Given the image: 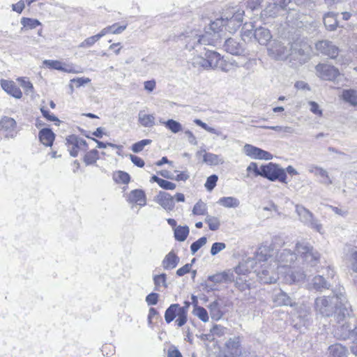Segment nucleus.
Wrapping results in <instances>:
<instances>
[{
    "label": "nucleus",
    "mask_w": 357,
    "mask_h": 357,
    "mask_svg": "<svg viewBox=\"0 0 357 357\" xmlns=\"http://www.w3.org/2000/svg\"><path fill=\"white\" fill-rule=\"evenodd\" d=\"M342 98L350 105L357 107V91L355 89H344L342 93Z\"/></svg>",
    "instance_id": "2f4dec72"
},
{
    "label": "nucleus",
    "mask_w": 357,
    "mask_h": 357,
    "mask_svg": "<svg viewBox=\"0 0 357 357\" xmlns=\"http://www.w3.org/2000/svg\"><path fill=\"white\" fill-rule=\"evenodd\" d=\"M329 284L321 275L315 276L312 283L310 284V288L317 291H323L324 289H329Z\"/></svg>",
    "instance_id": "473e14b6"
},
{
    "label": "nucleus",
    "mask_w": 357,
    "mask_h": 357,
    "mask_svg": "<svg viewBox=\"0 0 357 357\" xmlns=\"http://www.w3.org/2000/svg\"><path fill=\"white\" fill-rule=\"evenodd\" d=\"M273 301L278 306L294 305L291 298L282 290L273 296Z\"/></svg>",
    "instance_id": "c756f323"
},
{
    "label": "nucleus",
    "mask_w": 357,
    "mask_h": 357,
    "mask_svg": "<svg viewBox=\"0 0 357 357\" xmlns=\"http://www.w3.org/2000/svg\"><path fill=\"white\" fill-rule=\"evenodd\" d=\"M205 222L208 224L209 229L212 231L218 230L220 225L218 218L211 215L206 216Z\"/></svg>",
    "instance_id": "de8ad7c7"
},
{
    "label": "nucleus",
    "mask_w": 357,
    "mask_h": 357,
    "mask_svg": "<svg viewBox=\"0 0 357 357\" xmlns=\"http://www.w3.org/2000/svg\"><path fill=\"white\" fill-rule=\"evenodd\" d=\"M241 337L229 338L225 343L227 357H238L242 354Z\"/></svg>",
    "instance_id": "ddd939ff"
},
{
    "label": "nucleus",
    "mask_w": 357,
    "mask_h": 357,
    "mask_svg": "<svg viewBox=\"0 0 357 357\" xmlns=\"http://www.w3.org/2000/svg\"><path fill=\"white\" fill-rule=\"evenodd\" d=\"M235 285L241 291H243L248 289H250V284L248 283L247 280L243 278L241 276L236 278L235 276Z\"/></svg>",
    "instance_id": "864d4df0"
},
{
    "label": "nucleus",
    "mask_w": 357,
    "mask_h": 357,
    "mask_svg": "<svg viewBox=\"0 0 357 357\" xmlns=\"http://www.w3.org/2000/svg\"><path fill=\"white\" fill-rule=\"evenodd\" d=\"M191 64L193 68L197 70H208V65L205 56L200 55L195 56L191 61Z\"/></svg>",
    "instance_id": "f704fd0d"
},
{
    "label": "nucleus",
    "mask_w": 357,
    "mask_h": 357,
    "mask_svg": "<svg viewBox=\"0 0 357 357\" xmlns=\"http://www.w3.org/2000/svg\"><path fill=\"white\" fill-rule=\"evenodd\" d=\"M227 332V328L220 326V325H215L211 329V333L213 335H216L218 337H221L224 335Z\"/></svg>",
    "instance_id": "bf43d9fd"
},
{
    "label": "nucleus",
    "mask_w": 357,
    "mask_h": 357,
    "mask_svg": "<svg viewBox=\"0 0 357 357\" xmlns=\"http://www.w3.org/2000/svg\"><path fill=\"white\" fill-rule=\"evenodd\" d=\"M218 203L226 208H237L240 205L239 200L234 197H221Z\"/></svg>",
    "instance_id": "4c0bfd02"
},
{
    "label": "nucleus",
    "mask_w": 357,
    "mask_h": 357,
    "mask_svg": "<svg viewBox=\"0 0 357 357\" xmlns=\"http://www.w3.org/2000/svg\"><path fill=\"white\" fill-rule=\"evenodd\" d=\"M316 49L331 59L335 58L338 54V48L328 40H321L317 43Z\"/></svg>",
    "instance_id": "a211bd4d"
},
{
    "label": "nucleus",
    "mask_w": 357,
    "mask_h": 357,
    "mask_svg": "<svg viewBox=\"0 0 357 357\" xmlns=\"http://www.w3.org/2000/svg\"><path fill=\"white\" fill-rule=\"evenodd\" d=\"M340 318V321L337 320V326L335 329V335L337 338L344 340L355 337L357 334V328H354V325L349 321L350 311L349 310V315H346L345 318H343L342 313Z\"/></svg>",
    "instance_id": "1a4fd4ad"
},
{
    "label": "nucleus",
    "mask_w": 357,
    "mask_h": 357,
    "mask_svg": "<svg viewBox=\"0 0 357 357\" xmlns=\"http://www.w3.org/2000/svg\"><path fill=\"white\" fill-rule=\"evenodd\" d=\"M291 46L289 43L284 44L279 40H273L268 47V55L275 60H285L291 54Z\"/></svg>",
    "instance_id": "9d476101"
},
{
    "label": "nucleus",
    "mask_w": 357,
    "mask_h": 357,
    "mask_svg": "<svg viewBox=\"0 0 357 357\" xmlns=\"http://www.w3.org/2000/svg\"><path fill=\"white\" fill-rule=\"evenodd\" d=\"M218 177L215 174H213L208 177L206 182L205 183V187L208 191H211L216 185Z\"/></svg>",
    "instance_id": "4d7b16f0"
},
{
    "label": "nucleus",
    "mask_w": 357,
    "mask_h": 357,
    "mask_svg": "<svg viewBox=\"0 0 357 357\" xmlns=\"http://www.w3.org/2000/svg\"><path fill=\"white\" fill-rule=\"evenodd\" d=\"M153 282L156 291H160L161 287L166 288L167 287L166 283V274L165 273L154 275Z\"/></svg>",
    "instance_id": "37998d69"
},
{
    "label": "nucleus",
    "mask_w": 357,
    "mask_h": 357,
    "mask_svg": "<svg viewBox=\"0 0 357 357\" xmlns=\"http://www.w3.org/2000/svg\"><path fill=\"white\" fill-rule=\"evenodd\" d=\"M210 314L213 319L219 320L222 317L218 301L212 302L209 305Z\"/></svg>",
    "instance_id": "a19ab883"
},
{
    "label": "nucleus",
    "mask_w": 357,
    "mask_h": 357,
    "mask_svg": "<svg viewBox=\"0 0 357 357\" xmlns=\"http://www.w3.org/2000/svg\"><path fill=\"white\" fill-rule=\"evenodd\" d=\"M207 242L206 237L204 236L199 238L195 242L192 243L190 246L191 253L194 255L197 252L203 245H204Z\"/></svg>",
    "instance_id": "3c124183"
},
{
    "label": "nucleus",
    "mask_w": 357,
    "mask_h": 357,
    "mask_svg": "<svg viewBox=\"0 0 357 357\" xmlns=\"http://www.w3.org/2000/svg\"><path fill=\"white\" fill-rule=\"evenodd\" d=\"M226 245L224 243H214L211 248V254L213 256L216 255L218 253L225 249Z\"/></svg>",
    "instance_id": "052dcab7"
},
{
    "label": "nucleus",
    "mask_w": 357,
    "mask_h": 357,
    "mask_svg": "<svg viewBox=\"0 0 357 357\" xmlns=\"http://www.w3.org/2000/svg\"><path fill=\"white\" fill-rule=\"evenodd\" d=\"M99 40L98 39V37H96V35L89 36L86 38H85L82 42H81L78 46L77 48L79 49H88L91 47H93L96 42H98Z\"/></svg>",
    "instance_id": "c03bdc74"
},
{
    "label": "nucleus",
    "mask_w": 357,
    "mask_h": 357,
    "mask_svg": "<svg viewBox=\"0 0 357 357\" xmlns=\"http://www.w3.org/2000/svg\"><path fill=\"white\" fill-rule=\"evenodd\" d=\"M296 259V254L294 253L291 250L283 249L277 252L275 259L273 257V262L275 264L280 275H283L289 272L293 268L292 266Z\"/></svg>",
    "instance_id": "39448f33"
},
{
    "label": "nucleus",
    "mask_w": 357,
    "mask_h": 357,
    "mask_svg": "<svg viewBox=\"0 0 357 357\" xmlns=\"http://www.w3.org/2000/svg\"><path fill=\"white\" fill-rule=\"evenodd\" d=\"M99 158V153L96 149L87 152L84 157V162L86 165L95 164Z\"/></svg>",
    "instance_id": "79ce46f5"
},
{
    "label": "nucleus",
    "mask_w": 357,
    "mask_h": 357,
    "mask_svg": "<svg viewBox=\"0 0 357 357\" xmlns=\"http://www.w3.org/2000/svg\"><path fill=\"white\" fill-rule=\"evenodd\" d=\"M224 49L226 52L233 55H241L244 52V44L241 43L234 38H228L224 43Z\"/></svg>",
    "instance_id": "6ab92c4d"
},
{
    "label": "nucleus",
    "mask_w": 357,
    "mask_h": 357,
    "mask_svg": "<svg viewBox=\"0 0 357 357\" xmlns=\"http://www.w3.org/2000/svg\"><path fill=\"white\" fill-rule=\"evenodd\" d=\"M159 295L156 293H151L146 297V302L149 305H156L158 301Z\"/></svg>",
    "instance_id": "0e129e2a"
},
{
    "label": "nucleus",
    "mask_w": 357,
    "mask_h": 357,
    "mask_svg": "<svg viewBox=\"0 0 357 357\" xmlns=\"http://www.w3.org/2000/svg\"><path fill=\"white\" fill-rule=\"evenodd\" d=\"M38 137L43 144L46 146H51L54 140L55 135L50 128H43L40 130Z\"/></svg>",
    "instance_id": "c85d7f7f"
},
{
    "label": "nucleus",
    "mask_w": 357,
    "mask_h": 357,
    "mask_svg": "<svg viewBox=\"0 0 357 357\" xmlns=\"http://www.w3.org/2000/svg\"><path fill=\"white\" fill-rule=\"evenodd\" d=\"M114 179L117 183L127 184L129 183L130 177L128 173L123 171H118L114 174Z\"/></svg>",
    "instance_id": "49530a36"
},
{
    "label": "nucleus",
    "mask_w": 357,
    "mask_h": 357,
    "mask_svg": "<svg viewBox=\"0 0 357 357\" xmlns=\"http://www.w3.org/2000/svg\"><path fill=\"white\" fill-rule=\"evenodd\" d=\"M287 282H298L304 280L305 274L301 271H293L292 268L289 272L282 275Z\"/></svg>",
    "instance_id": "7c9ffc66"
},
{
    "label": "nucleus",
    "mask_w": 357,
    "mask_h": 357,
    "mask_svg": "<svg viewBox=\"0 0 357 357\" xmlns=\"http://www.w3.org/2000/svg\"><path fill=\"white\" fill-rule=\"evenodd\" d=\"M260 176L271 181H279L285 184L288 183L284 169L282 168L279 165L273 162L261 166Z\"/></svg>",
    "instance_id": "0eeeda50"
},
{
    "label": "nucleus",
    "mask_w": 357,
    "mask_h": 357,
    "mask_svg": "<svg viewBox=\"0 0 357 357\" xmlns=\"http://www.w3.org/2000/svg\"><path fill=\"white\" fill-rule=\"evenodd\" d=\"M21 24L30 29H35L36 26H40L41 23L36 19L29 17H22L21 19Z\"/></svg>",
    "instance_id": "09e8293b"
},
{
    "label": "nucleus",
    "mask_w": 357,
    "mask_h": 357,
    "mask_svg": "<svg viewBox=\"0 0 357 357\" xmlns=\"http://www.w3.org/2000/svg\"><path fill=\"white\" fill-rule=\"evenodd\" d=\"M117 26V23H115L111 26H108L102 29L98 33L96 34L98 39L100 40L102 37L105 36L107 33H111L112 29L115 28Z\"/></svg>",
    "instance_id": "338daca9"
},
{
    "label": "nucleus",
    "mask_w": 357,
    "mask_h": 357,
    "mask_svg": "<svg viewBox=\"0 0 357 357\" xmlns=\"http://www.w3.org/2000/svg\"><path fill=\"white\" fill-rule=\"evenodd\" d=\"M243 152L252 159L269 160L273 158L271 153L249 144L243 146Z\"/></svg>",
    "instance_id": "f8f14e48"
},
{
    "label": "nucleus",
    "mask_w": 357,
    "mask_h": 357,
    "mask_svg": "<svg viewBox=\"0 0 357 357\" xmlns=\"http://www.w3.org/2000/svg\"><path fill=\"white\" fill-rule=\"evenodd\" d=\"M159 186L165 190H174L176 184L165 179H161Z\"/></svg>",
    "instance_id": "774afa93"
},
{
    "label": "nucleus",
    "mask_w": 357,
    "mask_h": 357,
    "mask_svg": "<svg viewBox=\"0 0 357 357\" xmlns=\"http://www.w3.org/2000/svg\"><path fill=\"white\" fill-rule=\"evenodd\" d=\"M296 212L299 217V220L305 225L315 230L321 234H323L324 231L322 225L320 222L315 218L313 213L302 205L297 204L296 206Z\"/></svg>",
    "instance_id": "6e6552de"
},
{
    "label": "nucleus",
    "mask_w": 357,
    "mask_h": 357,
    "mask_svg": "<svg viewBox=\"0 0 357 357\" xmlns=\"http://www.w3.org/2000/svg\"><path fill=\"white\" fill-rule=\"evenodd\" d=\"M244 13L240 8H233L220 18L205 26L203 32L199 29L188 27L178 36V38L183 40V38L185 40V48L188 50L195 49L197 45L216 46L221 43L225 26L227 27L229 32H234L241 26Z\"/></svg>",
    "instance_id": "f257e3e1"
},
{
    "label": "nucleus",
    "mask_w": 357,
    "mask_h": 357,
    "mask_svg": "<svg viewBox=\"0 0 357 357\" xmlns=\"http://www.w3.org/2000/svg\"><path fill=\"white\" fill-rule=\"evenodd\" d=\"M308 171L319 179L320 183L324 185H330L333 184V180L329 176V173L323 167L312 165L309 166Z\"/></svg>",
    "instance_id": "dca6fc26"
},
{
    "label": "nucleus",
    "mask_w": 357,
    "mask_h": 357,
    "mask_svg": "<svg viewBox=\"0 0 357 357\" xmlns=\"http://www.w3.org/2000/svg\"><path fill=\"white\" fill-rule=\"evenodd\" d=\"M195 315L204 322L208 321V315L206 309L202 307H197L195 310Z\"/></svg>",
    "instance_id": "6e6d98bb"
},
{
    "label": "nucleus",
    "mask_w": 357,
    "mask_h": 357,
    "mask_svg": "<svg viewBox=\"0 0 357 357\" xmlns=\"http://www.w3.org/2000/svg\"><path fill=\"white\" fill-rule=\"evenodd\" d=\"M151 142L152 141L151 139H142L138 142L133 144L132 145L131 150L134 153H139L144 149V148L146 146L149 145Z\"/></svg>",
    "instance_id": "8fccbe9b"
},
{
    "label": "nucleus",
    "mask_w": 357,
    "mask_h": 357,
    "mask_svg": "<svg viewBox=\"0 0 357 357\" xmlns=\"http://www.w3.org/2000/svg\"><path fill=\"white\" fill-rule=\"evenodd\" d=\"M324 23L327 29L334 31L337 26L336 16L333 13H328L324 17Z\"/></svg>",
    "instance_id": "58836bf2"
},
{
    "label": "nucleus",
    "mask_w": 357,
    "mask_h": 357,
    "mask_svg": "<svg viewBox=\"0 0 357 357\" xmlns=\"http://www.w3.org/2000/svg\"><path fill=\"white\" fill-rule=\"evenodd\" d=\"M0 127L6 132V137L14 138L17 135V123L11 117L3 116L0 120Z\"/></svg>",
    "instance_id": "f3484780"
},
{
    "label": "nucleus",
    "mask_w": 357,
    "mask_h": 357,
    "mask_svg": "<svg viewBox=\"0 0 357 357\" xmlns=\"http://www.w3.org/2000/svg\"><path fill=\"white\" fill-rule=\"evenodd\" d=\"M189 234V228L187 226H178L174 229V237L178 241H184Z\"/></svg>",
    "instance_id": "ea45409f"
},
{
    "label": "nucleus",
    "mask_w": 357,
    "mask_h": 357,
    "mask_svg": "<svg viewBox=\"0 0 357 357\" xmlns=\"http://www.w3.org/2000/svg\"><path fill=\"white\" fill-rule=\"evenodd\" d=\"M91 79L88 77H78L70 79V83H75L76 87H80L89 84Z\"/></svg>",
    "instance_id": "e2e57ef3"
},
{
    "label": "nucleus",
    "mask_w": 357,
    "mask_h": 357,
    "mask_svg": "<svg viewBox=\"0 0 357 357\" xmlns=\"http://www.w3.org/2000/svg\"><path fill=\"white\" fill-rule=\"evenodd\" d=\"M155 201L167 211H172L174 207V198L167 192H160L155 198Z\"/></svg>",
    "instance_id": "5701e85b"
},
{
    "label": "nucleus",
    "mask_w": 357,
    "mask_h": 357,
    "mask_svg": "<svg viewBox=\"0 0 357 357\" xmlns=\"http://www.w3.org/2000/svg\"><path fill=\"white\" fill-rule=\"evenodd\" d=\"M61 62L57 60H45L43 65L47 68L59 70L61 69Z\"/></svg>",
    "instance_id": "13d9d810"
},
{
    "label": "nucleus",
    "mask_w": 357,
    "mask_h": 357,
    "mask_svg": "<svg viewBox=\"0 0 357 357\" xmlns=\"http://www.w3.org/2000/svg\"><path fill=\"white\" fill-rule=\"evenodd\" d=\"M191 268H192V264H186L183 266H182L181 268H178L176 271V275L179 277H181V276L188 273L189 272H190Z\"/></svg>",
    "instance_id": "69168bd1"
},
{
    "label": "nucleus",
    "mask_w": 357,
    "mask_h": 357,
    "mask_svg": "<svg viewBox=\"0 0 357 357\" xmlns=\"http://www.w3.org/2000/svg\"><path fill=\"white\" fill-rule=\"evenodd\" d=\"M303 15L295 8H290L287 13L286 23L289 26L299 27L303 24Z\"/></svg>",
    "instance_id": "412c9836"
},
{
    "label": "nucleus",
    "mask_w": 357,
    "mask_h": 357,
    "mask_svg": "<svg viewBox=\"0 0 357 357\" xmlns=\"http://www.w3.org/2000/svg\"><path fill=\"white\" fill-rule=\"evenodd\" d=\"M344 301V297L342 294L320 296L315 299L314 309L317 313L324 317H330L334 312L336 320L340 321L342 313L343 318L349 315V308L343 304Z\"/></svg>",
    "instance_id": "7ed1b4c3"
},
{
    "label": "nucleus",
    "mask_w": 357,
    "mask_h": 357,
    "mask_svg": "<svg viewBox=\"0 0 357 357\" xmlns=\"http://www.w3.org/2000/svg\"><path fill=\"white\" fill-rule=\"evenodd\" d=\"M274 250L270 245H263L259 248L255 256L241 263L235 268L236 275H245L250 271L256 273L261 282L271 284L275 282L280 273L273 262Z\"/></svg>",
    "instance_id": "f03ea898"
},
{
    "label": "nucleus",
    "mask_w": 357,
    "mask_h": 357,
    "mask_svg": "<svg viewBox=\"0 0 357 357\" xmlns=\"http://www.w3.org/2000/svg\"><path fill=\"white\" fill-rule=\"evenodd\" d=\"M206 211V205L202 201L198 202L193 207L192 213L195 215H204Z\"/></svg>",
    "instance_id": "5fc2aeb1"
},
{
    "label": "nucleus",
    "mask_w": 357,
    "mask_h": 357,
    "mask_svg": "<svg viewBox=\"0 0 357 357\" xmlns=\"http://www.w3.org/2000/svg\"><path fill=\"white\" fill-rule=\"evenodd\" d=\"M284 9L278 2L270 3L262 10L261 17L264 19L267 17H275L278 15L282 14Z\"/></svg>",
    "instance_id": "4be33fe9"
},
{
    "label": "nucleus",
    "mask_w": 357,
    "mask_h": 357,
    "mask_svg": "<svg viewBox=\"0 0 357 357\" xmlns=\"http://www.w3.org/2000/svg\"><path fill=\"white\" fill-rule=\"evenodd\" d=\"M165 127L172 131L173 133H178L182 130L181 124L173 119H169L165 123Z\"/></svg>",
    "instance_id": "a18cd8bd"
},
{
    "label": "nucleus",
    "mask_w": 357,
    "mask_h": 357,
    "mask_svg": "<svg viewBox=\"0 0 357 357\" xmlns=\"http://www.w3.org/2000/svg\"><path fill=\"white\" fill-rule=\"evenodd\" d=\"M66 144H68L70 154L73 157L77 156L79 150H86L88 147L84 139L74 135H70L66 138Z\"/></svg>",
    "instance_id": "4468645a"
},
{
    "label": "nucleus",
    "mask_w": 357,
    "mask_h": 357,
    "mask_svg": "<svg viewBox=\"0 0 357 357\" xmlns=\"http://www.w3.org/2000/svg\"><path fill=\"white\" fill-rule=\"evenodd\" d=\"M190 306L188 301L185 302V306H180L179 304H172L165 310V320L167 324L175 320L178 327L183 326L188 321V312Z\"/></svg>",
    "instance_id": "20e7f679"
},
{
    "label": "nucleus",
    "mask_w": 357,
    "mask_h": 357,
    "mask_svg": "<svg viewBox=\"0 0 357 357\" xmlns=\"http://www.w3.org/2000/svg\"><path fill=\"white\" fill-rule=\"evenodd\" d=\"M235 270H228L222 273H216L213 275L208 277V280L215 284H220L222 282H231L235 280Z\"/></svg>",
    "instance_id": "aec40b11"
},
{
    "label": "nucleus",
    "mask_w": 357,
    "mask_h": 357,
    "mask_svg": "<svg viewBox=\"0 0 357 357\" xmlns=\"http://www.w3.org/2000/svg\"><path fill=\"white\" fill-rule=\"evenodd\" d=\"M18 81L20 82L21 86L26 91V93H29L33 92V84L29 80L21 78L18 79Z\"/></svg>",
    "instance_id": "680f3d73"
},
{
    "label": "nucleus",
    "mask_w": 357,
    "mask_h": 357,
    "mask_svg": "<svg viewBox=\"0 0 357 357\" xmlns=\"http://www.w3.org/2000/svg\"><path fill=\"white\" fill-rule=\"evenodd\" d=\"M2 89L8 94L15 98L20 99L22 96V93L20 88L13 81L6 79L1 80Z\"/></svg>",
    "instance_id": "b1692460"
},
{
    "label": "nucleus",
    "mask_w": 357,
    "mask_h": 357,
    "mask_svg": "<svg viewBox=\"0 0 357 357\" xmlns=\"http://www.w3.org/2000/svg\"><path fill=\"white\" fill-rule=\"evenodd\" d=\"M344 252L351 262L352 270L357 272V247L352 245H346Z\"/></svg>",
    "instance_id": "cd10ccee"
},
{
    "label": "nucleus",
    "mask_w": 357,
    "mask_h": 357,
    "mask_svg": "<svg viewBox=\"0 0 357 357\" xmlns=\"http://www.w3.org/2000/svg\"><path fill=\"white\" fill-rule=\"evenodd\" d=\"M194 122L197 126L202 127L203 129H204L205 130H206V131H208V132H209L211 133L215 134V135H216L218 136H221L222 135V132L220 131L217 130L215 128L208 126L206 123H204L200 119H195Z\"/></svg>",
    "instance_id": "603ef678"
},
{
    "label": "nucleus",
    "mask_w": 357,
    "mask_h": 357,
    "mask_svg": "<svg viewBox=\"0 0 357 357\" xmlns=\"http://www.w3.org/2000/svg\"><path fill=\"white\" fill-rule=\"evenodd\" d=\"M204 56L206 58L209 70L218 68L223 72L230 70L231 64L227 63L219 53L212 50H206Z\"/></svg>",
    "instance_id": "9b49d317"
},
{
    "label": "nucleus",
    "mask_w": 357,
    "mask_h": 357,
    "mask_svg": "<svg viewBox=\"0 0 357 357\" xmlns=\"http://www.w3.org/2000/svg\"><path fill=\"white\" fill-rule=\"evenodd\" d=\"M295 248L298 255L307 265L314 267L319 262L320 254L309 243L298 242Z\"/></svg>",
    "instance_id": "423d86ee"
},
{
    "label": "nucleus",
    "mask_w": 357,
    "mask_h": 357,
    "mask_svg": "<svg viewBox=\"0 0 357 357\" xmlns=\"http://www.w3.org/2000/svg\"><path fill=\"white\" fill-rule=\"evenodd\" d=\"M316 70L318 76L325 80H333L340 75L338 69L327 64H318Z\"/></svg>",
    "instance_id": "2eb2a0df"
},
{
    "label": "nucleus",
    "mask_w": 357,
    "mask_h": 357,
    "mask_svg": "<svg viewBox=\"0 0 357 357\" xmlns=\"http://www.w3.org/2000/svg\"><path fill=\"white\" fill-rule=\"evenodd\" d=\"M254 37L260 45H265L272 38V35L268 29L260 26L255 30Z\"/></svg>",
    "instance_id": "a878e982"
},
{
    "label": "nucleus",
    "mask_w": 357,
    "mask_h": 357,
    "mask_svg": "<svg viewBox=\"0 0 357 357\" xmlns=\"http://www.w3.org/2000/svg\"><path fill=\"white\" fill-rule=\"evenodd\" d=\"M139 122L144 127H152L155 125V117L153 114H146L140 111L138 114Z\"/></svg>",
    "instance_id": "e433bc0d"
},
{
    "label": "nucleus",
    "mask_w": 357,
    "mask_h": 357,
    "mask_svg": "<svg viewBox=\"0 0 357 357\" xmlns=\"http://www.w3.org/2000/svg\"><path fill=\"white\" fill-rule=\"evenodd\" d=\"M329 357H347V349L340 344H335L328 347Z\"/></svg>",
    "instance_id": "c9c22d12"
},
{
    "label": "nucleus",
    "mask_w": 357,
    "mask_h": 357,
    "mask_svg": "<svg viewBox=\"0 0 357 357\" xmlns=\"http://www.w3.org/2000/svg\"><path fill=\"white\" fill-rule=\"evenodd\" d=\"M180 261L179 257L174 252L171 251L165 255L162 261V266L165 270H172L175 268Z\"/></svg>",
    "instance_id": "393cba45"
},
{
    "label": "nucleus",
    "mask_w": 357,
    "mask_h": 357,
    "mask_svg": "<svg viewBox=\"0 0 357 357\" xmlns=\"http://www.w3.org/2000/svg\"><path fill=\"white\" fill-rule=\"evenodd\" d=\"M203 160L204 162L208 165H222L225 162V160L222 155L212 153H205L203 156Z\"/></svg>",
    "instance_id": "72a5a7b5"
},
{
    "label": "nucleus",
    "mask_w": 357,
    "mask_h": 357,
    "mask_svg": "<svg viewBox=\"0 0 357 357\" xmlns=\"http://www.w3.org/2000/svg\"><path fill=\"white\" fill-rule=\"evenodd\" d=\"M128 201L131 203H135L140 206H144L146 204V195L142 190H132L128 197Z\"/></svg>",
    "instance_id": "bb28decb"
}]
</instances>
